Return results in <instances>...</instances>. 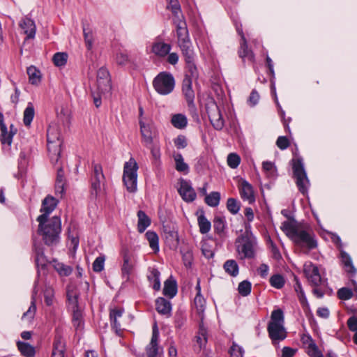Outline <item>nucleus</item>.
I'll list each match as a JSON object with an SVG mask.
<instances>
[{
    "label": "nucleus",
    "instance_id": "nucleus-1",
    "mask_svg": "<svg viewBox=\"0 0 357 357\" xmlns=\"http://www.w3.org/2000/svg\"><path fill=\"white\" fill-rule=\"evenodd\" d=\"M281 229L299 248L312 250L317 246L313 236L296 221L288 220L282 224Z\"/></svg>",
    "mask_w": 357,
    "mask_h": 357
},
{
    "label": "nucleus",
    "instance_id": "nucleus-2",
    "mask_svg": "<svg viewBox=\"0 0 357 357\" xmlns=\"http://www.w3.org/2000/svg\"><path fill=\"white\" fill-rule=\"evenodd\" d=\"M38 234L42 236L44 243L47 246H54L59 242L61 231V221L59 216L47 219V222H38Z\"/></svg>",
    "mask_w": 357,
    "mask_h": 357
},
{
    "label": "nucleus",
    "instance_id": "nucleus-3",
    "mask_svg": "<svg viewBox=\"0 0 357 357\" xmlns=\"http://www.w3.org/2000/svg\"><path fill=\"white\" fill-rule=\"evenodd\" d=\"M284 317L280 309L275 310L271 315V320L268 324V331L271 339L274 343L283 340L287 337V332L284 326Z\"/></svg>",
    "mask_w": 357,
    "mask_h": 357
},
{
    "label": "nucleus",
    "instance_id": "nucleus-4",
    "mask_svg": "<svg viewBox=\"0 0 357 357\" xmlns=\"http://www.w3.org/2000/svg\"><path fill=\"white\" fill-rule=\"evenodd\" d=\"M47 151L52 164L59 162L63 141L56 126H50L47 131Z\"/></svg>",
    "mask_w": 357,
    "mask_h": 357
},
{
    "label": "nucleus",
    "instance_id": "nucleus-5",
    "mask_svg": "<svg viewBox=\"0 0 357 357\" xmlns=\"http://www.w3.org/2000/svg\"><path fill=\"white\" fill-rule=\"evenodd\" d=\"M96 86L98 95L93 97V102L98 107L102 102L101 95L109 93L112 89V76L106 67L102 66L97 70Z\"/></svg>",
    "mask_w": 357,
    "mask_h": 357
},
{
    "label": "nucleus",
    "instance_id": "nucleus-6",
    "mask_svg": "<svg viewBox=\"0 0 357 357\" xmlns=\"http://www.w3.org/2000/svg\"><path fill=\"white\" fill-rule=\"evenodd\" d=\"M235 245L236 251L241 259L254 257L256 239L248 229L236 238Z\"/></svg>",
    "mask_w": 357,
    "mask_h": 357
},
{
    "label": "nucleus",
    "instance_id": "nucleus-7",
    "mask_svg": "<svg viewBox=\"0 0 357 357\" xmlns=\"http://www.w3.org/2000/svg\"><path fill=\"white\" fill-rule=\"evenodd\" d=\"M138 165L133 158H130L124 165L123 181L129 192H135L137 185Z\"/></svg>",
    "mask_w": 357,
    "mask_h": 357
},
{
    "label": "nucleus",
    "instance_id": "nucleus-8",
    "mask_svg": "<svg viewBox=\"0 0 357 357\" xmlns=\"http://www.w3.org/2000/svg\"><path fill=\"white\" fill-rule=\"evenodd\" d=\"M175 86L174 77L169 73L162 72L153 80L154 89L160 95L166 96L171 93Z\"/></svg>",
    "mask_w": 357,
    "mask_h": 357
},
{
    "label": "nucleus",
    "instance_id": "nucleus-9",
    "mask_svg": "<svg viewBox=\"0 0 357 357\" xmlns=\"http://www.w3.org/2000/svg\"><path fill=\"white\" fill-rule=\"evenodd\" d=\"M177 19L178 20L176 22V24L178 45L180 47L183 54L189 55L193 50L189 38L186 23L183 20V17H180Z\"/></svg>",
    "mask_w": 357,
    "mask_h": 357
},
{
    "label": "nucleus",
    "instance_id": "nucleus-10",
    "mask_svg": "<svg viewBox=\"0 0 357 357\" xmlns=\"http://www.w3.org/2000/svg\"><path fill=\"white\" fill-rule=\"evenodd\" d=\"M293 170L299 190L303 194L305 193L309 185V181L300 159L293 160Z\"/></svg>",
    "mask_w": 357,
    "mask_h": 357
},
{
    "label": "nucleus",
    "instance_id": "nucleus-11",
    "mask_svg": "<svg viewBox=\"0 0 357 357\" xmlns=\"http://www.w3.org/2000/svg\"><path fill=\"white\" fill-rule=\"evenodd\" d=\"M105 178L102 168L99 164H95L93 173L91 175V188L96 196L100 195L105 190Z\"/></svg>",
    "mask_w": 357,
    "mask_h": 357
},
{
    "label": "nucleus",
    "instance_id": "nucleus-12",
    "mask_svg": "<svg viewBox=\"0 0 357 357\" xmlns=\"http://www.w3.org/2000/svg\"><path fill=\"white\" fill-rule=\"evenodd\" d=\"M158 338L159 331L156 324H155L153 326L151 341L146 347V357H161L162 349L158 345Z\"/></svg>",
    "mask_w": 357,
    "mask_h": 357
},
{
    "label": "nucleus",
    "instance_id": "nucleus-13",
    "mask_svg": "<svg viewBox=\"0 0 357 357\" xmlns=\"http://www.w3.org/2000/svg\"><path fill=\"white\" fill-rule=\"evenodd\" d=\"M206 111L211 123L215 130H220L224 126V120L218 105L213 102H208L206 105Z\"/></svg>",
    "mask_w": 357,
    "mask_h": 357
},
{
    "label": "nucleus",
    "instance_id": "nucleus-14",
    "mask_svg": "<svg viewBox=\"0 0 357 357\" xmlns=\"http://www.w3.org/2000/svg\"><path fill=\"white\" fill-rule=\"evenodd\" d=\"M140 132L145 146L152 145L156 136L155 128L151 121L139 120Z\"/></svg>",
    "mask_w": 357,
    "mask_h": 357
},
{
    "label": "nucleus",
    "instance_id": "nucleus-15",
    "mask_svg": "<svg viewBox=\"0 0 357 357\" xmlns=\"http://www.w3.org/2000/svg\"><path fill=\"white\" fill-rule=\"evenodd\" d=\"M58 203L59 200L52 195L46 196L42 201V206L40 210L43 214L40 215L36 220L41 223L47 222L49 215L55 209Z\"/></svg>",
    "mask_w": 357,
    "mask_h": 357
},
{
    "label": "nucleus",
    "instance_id": "nucleus-16",
    "mask_svg": "<svg viewBox=\"0 0 357 357\" xmlns=\"http://www.w3.org/2000/svg\"><path fill=\"white\" fill-rule=\"evenodd\" d=\"M303 271L312 286L325 285L321 279L318 268L311 262H306L303 266Z\"/></svg>",
    "mask_w": 357,
    "mask_h": 357
},
{
    "label": "nucleus",
    "instance_id": "nucleus-17",
    "mask_svg": "<svg viewBox=\"0 0 357 357\" xmlns=\"http://www.w3.org/2000/svg\"><path fill=\"white\" fill-rule=\"evenodd\" d=\"M178 190L183 199L185 202H192L196 198V193L194 189L187 181L183 179L180 181V187Z\"/></svg>",
    "mask_w": 357,
    "mask_h": 357
},
{
    "label": "nucleus",
    "instance_id": "nucleus-18",
    "mask_svg": "<svg viewBox=\"0 0 357 357\" xmlns=\"http://www.w3.org/2000/svg\"><path fill=\"white\" fill-rule=\"evenodd\" d=\"M239 190L242 199L247 201L249 204L255 202L254 191L252 185L245 180H242L239 183Z\"/></svg>",
    "mask_w": 357,
    "mask_h": 357
},
{
    "label": "nucleus",
    "instance_id": "nucleus-19",
    "mask_svg": "<svg viewBox=\"0 0 357 357\" xmlns=\"http://www.w3.org/2000/svg\"><path fill=\"white\" fill-rule=\"evenodd\" d=\"M20 26L26 35L27 38L30 39L35 37L36 28L33 20L27 17L23 18L20 21Z\"/></svg>",
    "mask_w": 357,
    "mask_h": 357
},
{
    "label": "nucleus",
    "instance_id": "nucleus-20",
    "mask_svg": "<svg viewBox=\"0 0 357 357\" xmlns=\"http://www.w3.org/2000/svg\"><path fill=\"white\" fill-rule=\"evenodd\" d=\"M155 309L159 314L164 315L167 317H169L171 315V303L162 297H160L156 299Z\"/></svg>",
    "mask_w": 357,
    "mask_h": 357
},
{
    "label": "nucleus",
    "instance_id": "nucleus-21",
    "mask_svg": "<svg viewBox=\"0 0 357 357\" xmlns=\"http://www.w3.org/2000/svg\"><path fill=\"white\" fill-rule=\"evenodd\" d=\"M123 313V310L121 308H114L110 311L109 316L111 324L116 333L121 331V321L122 319Z\"/></svg>",
    "mask_w": 357,
    "mask_h": 357
},
{
    "label": "nucleus",
    "instance_id": "nucleus-22",
    "mask_svg": "<svg viewBox=\"0 0 357 357\" xmlns=\"http://www.w3.org/2000/svg\"><path fill=\"white\" fill-rule=\"evenodd\" d=\"M185 57V60L187 64L188 69V75L186 77L190 76L192 78H197L198 77V70L194 63V52H191V54H183Z\"/></svg>",
    "mask_w": 357,
    "mask_h": 357
},
{
    "label": "nucleus",
    "instance_id": "nucleus-23",
    "mask_svg": "<svg viewBox=\"0 0 357 357\" xmlns=\"http://www.w3.org/2000/svg\"><path fill=\"white\" fill-rule=\"evenodd\" d=\"M176 282L172 277H170L165 282L163 294L166 296H168L169 298H172L176 294Z\"/></svg>",
    "mask_w": 357,
    "mask_h": 357
},
{
    "label": "nucleus",
    "instance_id": "nucleus-24",
    "mask_svg": "<svg viewBox=\"0 0 357 357\" xmlns=\"http://www.w3.org/2000/svg\"><path fill=\"white\" fill-rule=\"evenodd\" d=\"M17 129L15 127L13 124H11L9 126V132L8 131V128H6V132L5 134H3V132H1V143L3 145L7 144L8 146H10L13 142V136L17 133Z\"/></svg>",
    "mask_w": 357,
    "mask_h": 357
},
{
    "label": "nucleus",
    "instance_id": "nucleus-25",
    "mask_svg": "<svg viewBox=\"0 0 357 357\" xmlns=\"http://www.w3.org/2000/svg\"><path fill=\"white\" fill-rule=\"evenodd\" d=\"M171 46L163 42H156L153 45L152 52L157 56H165L170 51Z\"/></svg>",
    "mask_w": 357,
    "mask_h": 357
},
{
    "label": "nucleus",
    "instance_id": "nucleus-26",
    "mask_svg": "<svg viewBox=\"0 0 357 357\" xmlns=\"http://www.w3.org/2000/svg\"><path fill=\"white\" fill-rule=\"evenodd\" d=\"M183 92L189 105L193 102L195 98L194 91L192 89V82L189 77H185L183 82Z\"/></svg>",
    "mask_w": 357,
    "mask_h": 357
},
{
    "label": "nucleus",
    "instance_id": "nucleus-27",
    "mask_svg": "<svg viewBox=\"0 0 357 357\" xmlns=\"http://www.w3.org/2000/svg\"><path fill=\"white\" fill-rule=\"evenodd\" d=\"M18 350L21 354L24 357H33L36 354L35 348L31 346L29 343L24 342L22 341H18L17 342Z\"/></svg>",
    "mask_w": 357,
    "mask_h": 357
},
{
    "label": "nucleus",
    "instance_id": "nucleus-28",
    "mask_svg": "<svg viewBox=\"0 0 357 357\" xmlns=\"http://www.w3.org/2000/svg\"><path fill=\"white\" fill-rule=\"evenodd\" d=\"M207 330L204 326L203 324L201 323L199 324V331L195 337L196 344L199 347V349H202L205 347L207 342Z\"/></svg>",
    "mask_w": 357,
    "mask_h": 357
},
{
    "label": "nucleus",
    "instance_id": "nucleus-29",
    "mask_svg": "<svg viewBox=\"0 0 357 357\" xmlns=\"http://www.w3.org/2000/svg\"><path fill=\"white\" fill-rule=\"evenodd\" d=\"M173 158L175 162V168L179 172L188 174L189 172V167L187 163L184 162V159L181 153H174Z\"/></svg>",
    "mask_w": 357,
    "mask_h": 357
},
{
    "label": "nucleus",
    "instance_id": "nucleus-30",
    "mask_svg": "<svg viewBox=\"0 0 357 357\" xmlns=\"http://www.w3.org/2000/svg\"><path fill=\"white\" fill-rule=\"evenodd\" d=\"M35 116V109L32 102H28L23 113V123L26 127H29Z\"/></svg>",
    "mask_w": 357,
    "mask_h": 357
},
{
    "label": "nucleus",
    "instance_id": "nucleus-31",
    "mask_svg": "<svg viewBox=\"0 0 357 357\" xmlns=\"http://www.w3.org/2000/svg\"><path fill=\"white\" fill-rule=\"evenodd\" d=\"M29 82L33 85H38L41 82L40 71L35 66H31L27 68Z\"/></svg>",
    "mask_w": 357,
    "mask_h": 357
},
{
    "label": "nucleus",
    "instance_id": "nucleus-32",
    "mask_svg": "<svg viewBox=\"0 0 357 357\" xmlns=\"http://www.w3.org/2000/svg\"><path fill=\"white\" fill-rule=\"evenodd\" d=\"M137 216H138L137 229L140 233H142L150 225L151 220L145 214V213L142 211H139L137 213Z\"/></svg>",
    "mask_w": 357,
    "mask_h": 357
},
{
    "label": "nucleus",
    "instance_id": "nucleus-33",
    "mask_svg": "<svg viewBox=\"0 0 357 357\" xmlns=\"http://www.w3.org/2000/svg\"><path fill=\"white\" fill-rule=\"evenodd\" d=\"M171 123L175 128L183 129L187 126L188 120L185 115L176 114L172 116Z\"/></svg>",
    "mask_w": 357,
    "mask_h": 357
},
{
    "label": "nucleus",
    "instance_id": "nucleus-34",
    "mask_svg": "<svg viewBox=\"0 0 357 357\" xmlns=\"http://www.w3.org/2000/svg\"><path fill=\"white\" fill-rule=\"evenodd\" d=\"M160 273L158 270L152 268L148 275V280L150 282L153 283V288L156 291L160 289Z\"/></svg>",
    "mask_w": 357,
    "mask_h": 357
},
{
    "label": "nucleus",
    "instance_id": "nucleus-35",
    "mask_svg": "<svg viewBox=\"0 0 357 357\" xmlns=\"http://www.w3.org/2000/svg\"><path fill=\"white\" fill-rule=\"evenodd\" d=\"M33 247L36 254V264H37V266H39L40 264H41V266L44 265L45 255L43 246L40 244L38 245L36 242H34Z\"/></svg>",
    "mask_w": 357,
    "mask_h": 357
},
{
    "label": "nucleus",
    "instance_id": "nucleus-36",
    "mask_svg": "<svg viewBox=\"0 0 357 357\" xmlns=\"http://www.w3.org/2000/svg\"><path fill=\"white\" fill-rule=\"evenodd\" d=\"M68 55L66 52H56L54 54L52 61L57 67L64 66L68 61Z\"/></svg>",
    "mask_w": 357,
    "mask_h": 357
},
{
    "label": "nucleus",
    "instance_id": "nucleus-37",
    "mask_svg": "<svg viewBox=\"0 0 357 357\" xmlns=\"http://www.w3.org/2000/svg\"><path fill=\"white\" fill-rule=\"evenodd\" d=\"M146 236L149 243L151 248L155 252L158 251L159 247L158 235L153 231H149L146 233Z\"/></svg>",
    "mask_w": 357,
    "mask_h": 357
},
{
    "label": "nucleus",
    "instance_id": "nucleus-38",
    "mask_svg": "<svg viewBox=\"0 0 357 357\" xmlns=\"http://www.w3.org/2000/svg\"><path fill=\"white\" fill-rule=\"evenodd\" d=\"M243 43L239 50V56L243 59H248L250 61H252L254 59L253 53L248 49L247 43L245 38L243 36Z\"/></svg>",
    "mask_w": 357,
    "mask_h": 357
},
{
    "label": "nucleus",
    "instance_id": "nucleus-39",
    "mask_svg": "<svg viewBox=\"0 0 357 357\" xmlns=\"http://www.w3.org/2000/svg\"><path fill=\"white\" fill-rule=\"evenodd\" d=\"M224 268L231 276H236L238 273V266L234 260H228L224 264Z\"/></svg>",
    "mask_w": 357,
    "mask_h": 357
},
{
    "label": "nucleus",
    "instance_id": "nucleus-40",
    "mask_svg": "<svg viewBox=\"0 0 357 357\" xmlns=\"http://www.w3.org/2000/svg\"><path fill=\"white\" fill-rule=\"evenodd\" d=\"M220 199V195L218 192H212L205 197L206 203L212 207L216 206L219 204Z\"/></svg>",
    "mask_w": 357,
    "mask_h": 357
},
{
    "label": "nucleus",
    "instance_id": "nucleus-41",
    "mask_svg": "<svg viewBox=\"0 0 357 357\" xmlns=\"http://www.w3.org/2000/svg\"><path fill=\"white\" fill-rule=\"evenodd\" d=\"M198 224L199 230L202 234H206L211 229V222L206 218L204 215H201L198 218Z\"/></svg>",
    "mask_w": 357,
    "mask_h": 357
},
{
    "label": "nucleus",
    "instance_id": "nucleus-42",
    "mask_svg": "<svg viewBox=\"0 0 357 357\" xmlns=\"http://www.w3.org/2000/svg\"><path fill=\"white\" fill-rule=\"evenodd\" d=\"M58 120L61 122L64 126H67L70 123V115L68 109L61 108L60 112H57Z\"/></svg>",
    "mask_w": 357,
    "mask_h": 357
},
{
    "label": "nucleus",
    "instance_id": "nucleus-43",
    "mask_svg": "<svg viewBox=\"0 0 357 357\" xmlns=\"http://www.w3.org/2000/svg\"><path fill=\"white\" fill-rule=\"evenodd\" d=\"M79 245V238L77 234H70V228L68 229V245L70 250L75 252Z\"/></svg>",
    "mask_w": 357,
    "mask_h": 357
},
{
    "label": "nucleus",
    "instance_id": "nucleus-44",
    "mask_svg": "<svg viewBox=\"0 0 357 357\" xmlns=\"http://www.w3.org/2000/svg\"><path fill=\"white\" fill-rule=\"evenodd\" d=\"M168 8L171 9L172 13L176 18L182 17L180 6L177 0H167Z\"/></svg>",
    "mask_w": 357,
    "mask_h": 357
},
{
    "label": "nucleus",
    "instance_id": "nucleus-45",
    "mask_svg": "<svg viewBox=\"0 0 357 357\" xmlns=\"http://www.w3.org/2000/svg\"><path fill=\"white\" fill-rule=\"evenodd\" d=\"M342 261L344 264L346 271L349 273L355 272V268L352 265V261L350 256L345 252L341 254Z\"/></svg>",
    "mask_w": 357,
    "mask_h": 357
},
{
    "label": "nucleus",
    "instance_id": "nucleus-46",
    "mask_svg": "<svg viewBox=\"0 0 357 357\" xmlns=\"http://www.w3.org/2000/svg\"><path fill=\"white\" fill-rule=\"evenodd\" d=\"M270 283L273 287L281 289L284 284V279L281 275L276 274L270 278Z\"/></svg>",
    "mask_w": 357,
    "mask_h": 357
},
{
    "label": "nucleus",
    "instance_id": "nucleus-47",
    "mask_svg": "<svg viewBox=\"0 0 357 357\" xmlns=\"http://www.w3.org/2000/svg\"><path fill=\"white\" fill-rule=\"evenodd\" d=\"M238 291L239 294L243 296L249 295L251 291L250 282L247 280L241 282L238 285Z\"/></svg>",
    "mask_w": 357,
    "mask_h": 357
},
{
    "label": "nucleus",
    "instance_id": "nucleus-48",
    "mask_svg": "<svg viewBox=\"0 0 357 357\" xmlns=\"http://www.w3.org/2000/svg\"><path fill=\"white\" fill-rule=\"evenodd\" d=\"M105 257L104 255H100L97 257L93 263V270L94 272H100L105 268Z\"/></svg>",
    "mask_w": 357,
    "mask_h": 357
},
{
    "label": "nucleus",
    "instance_id": "nucleus-49",
    "mask_svg": "<svg viewBox=\"0 0 357 357\" xmlns=\"http://www.w3.org/2000/svg\"><path fill=\"white\" fill-rule=\"evenodd\" d=\"M295 291L297 292L298 298L303 306H307V301L305 296L304 291H303L301 284L299 282L296 281L294 285Z\"/></svg>",
    "mask_w": 357,
    "mask_h": 357
},
{
    "label": "nucleus",
    "instance_id": "nucleus-50",
    "mask_svg": "<svg viewBox=\"0 0 357 357\" xmlns=\"http://www.w3.org/2000/svg\"><path fill=\"white\" fill-rule=\"evenodd\" d=\"M194 303L199 314L204 312L205 309V299L202 295H196Z\"/></svg>",
    "mask_w": 357,
    "mask_h": 357
},
{
    "label": "nucleus",
    "instance_id": "nucleus-51",
    "mask_svg": "<svg viewBox=\"0 0 357 357\" xmlns=\"http://www.w3.org/2000/svg\"><path fill=\"white\" fill-rule=\"evenodd\" d=\"M54 165V164H52ZM54 166L56 168V182L61 183H66V179L65 176V173L63 169V167L61 164H55Z\"/></svg>",
    "mask_w": 357,
    "mask_h": 357
},
{
    "label": "nucleus",
    "instance_id": "nucleus-52",
    "mask_svg": "<svg viewBox=\"0 0 357 357\" xmlns=\"http://www.w3.org/2000/svg\"><path fill=\"white\" fill-rule=\"evenodd\" d=\"M263 170L268 176H273L275 173V167L272 162L264 161L262 163Z\"/></svg>",
    "mask_w": 357,
    "mask_h": 357
},
{
    "label": "nucleus",
    "instance_id": "nucleus-53",
    "mask_svg": "<svg viewBox=\"0 0 357 357\" xmlns=\"http://www.w3.org/2000/svg\"><path fill=\"white\" fill-rule=\"evenodd\" d=\"M181 254H182V258H183L184 265L186 267H190L191 266L192 259H193L192 252L188 249L182 250Z\"/></svg>",
    "mask_w": 357,
    "mask_h": 357
},
{
    "label": "nucleus",
    "instance_id": "nucleus-54",
    "mask_svg": "<svg viewBox=\"0 0 357 357\" xmlns=\"http://www.w3.org/2000/svg\"><path fill=\"white\" fill-rule=\"evenodd\" d=\"M116 62L119 66H126L130 62V60L126 53L119 52L116 56Z\"/></svg>",
    "mask_w": 357,
    "mask_h": 357
},
{
    "label": "nucleus",
    "instance_id": "nucleus-55",
    "mask_svg": "<svg viewBox=\"0 0 357 357\" xmlns=\"http://www.w3.org/2000/svg\"><path fill=\"white\" fill-rule=\"evenodd\" d=\"M227 208L232 214L237 213L240 209L239 205L234 198H229L227 199Z\"/></svg>",
    "mask_w": 357,
    "mask_h": 357
},
{
    "label": "nucleus",
    "instance_id": "nucleus-56",
    "mask_svg": "<svg viewBox=\"0 0 357 357\" xmlns=\"http://www.w3.org/2000/svg\"><path fill=\"white\" fill-rule=\"evenodd\" d=\"M240 161V157L237 154L230 153L227 157V164L233 169L236 168L238 166Z\"/></svg>",
    "mask_w": 357,
    "mask_h": 357
},
{
    "label": "nucleus",
    "instance_id": "nucleus-57",
    "mask_svg": "<svg viewBox=\"0 0 357 357\" xmlns=\"http://www.w3.org/2000/svg\"><path fill=\"white\" fill-rule=\"evenodd\" d=\"M130 258L128 256H125L124 257V261L122 266V273L125 275L127 276L129 275V274L131 273L132 270V264L130 262Z\"/></svg>",
    "mask_w": 357,
    "mask_h": 357
},
{
    "label": "nucleus",
    "instance_id": "nucleus-58",
    "mask_svg": "<svg viewBox=\"0 0 357 357\" xmlns=\"http://www.w3.org/2000/svg\"><path fill=\"white\" fill-rule=\"evenodd\" d=\"M57 271L61 275L68 276L72 273L73 268L70 266L63 264H58Z\"/></svg>",
    "mask_w": 357,
    "mask_h": 357
},
{
    "label": "nucleus",
    "instance_id": "nucleus-59",
    "mask_svg": "<svg viewBox=\"0 0 357 357\" xmlns=\"http://www.w3.org/2000/svg\"><path fill=\"white\" fill-rule=\"evenodd\" d=\"M214 229L218 233H221L225 229L224 220L220 217H215L214 219Z\"/></svg>",
    "mask_w": 357,
    "mask_h": 357
},
{
    "label": "nucleus",
    "instance_id": "nucleus-60",
    "mask_svg": "<svg viewBox=\"0 0 357 357\" xmlns=\"http://www.w3.org/2000/svg\"><path fill=\"white\" fill-rule=\"evenodd\" d=\"M174 144L177 149H184L187 146V139L183 135H179L174 140Z\"/></svg>",
    "mask_w": 357,
    "mask_h": 357
},
{
    "label": "nucleus",
    "instance_id": "nucleus-61",
    "mask_svg": "<svg viewBox=\"0 0 357 357\" xmlns=\"http://www.w3.org/2000/svg\"><path fill=\"white\" fill-rule=\"evenodd\" d=\"M339 298L342 300H347L351 298L352 292L347 288H341L337 291Z\"/></svg>",
    "mask_w": 357,
    "mask_h": 357
},
{
    "label": "nucleus",
    "instance_id": "nucleus-62",
    "mask_svg": "<svg viewBox=\"0 0 357 357\" xmlns=\"http://www.w3.org/2000/svg\"><path fill=\"white\" fill-rule=\"evenodd\" d=\"M80 315H81L80 313L78 312H75L73 314V325L76 328L77 331H78V330L81 331L83 328V324L80 319Z\"/></svg>",
    "mask_w": 357,
    "mask_h": 357
},
{
    "label": "nucleus",
    "instance_id": "nucleus-63",
    "mask_svg": "<svg viewBox=\"0 0 357 357\" xmlns=\"http://www.w3.org/2000/svg\"><path fill=\"white\" fill-rule=\"evenodd\" d=\"M306 352L310 357H324L323 354L316 344L307 349Z\"/></svg>",
    "mask_w": 357,
    "mask_h": 357
},
{
    "label": "nucleus",
    "instance_id": "nucleus-64",
    "mask_svg": "<svg viewBox=\"0 0 357 357\" xmlns=\"http://www.w3.org/2000/svg\"><path fill=\"white\" fill-rule=\"evenodd\" d=\"M231 357H243V350L241 347L234 344L230 349Z\"/></svg>",
    "mask_w": 357,
    "mask_h": 357
}]
</instances>
